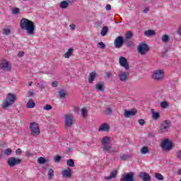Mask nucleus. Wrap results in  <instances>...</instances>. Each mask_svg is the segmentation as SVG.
Listing matches in <instances>:
<instances>
[{"label": "nucleus", "instance_id": "nucleus-40", "mask_svg": "<svg viewBox=\"0 0 181 181\" xmlns=\"http://www.w3.org/2000/svg\"><path fill=\"white\" fill-rule=\"evenodd\" d=\"M12 153V149L11 148H7L4 151V155H6L7 156H9Z\"/></svg>", "mask_w": 181, "mask_h": 181}, {"label": "nucleus", "instance_id": "nucleus-53", "mask_svg": "<svg viewBox=\"0 0 181 181\" xmlns=\"http://www.w3.org/2000/svg\"><path fill=\"white\" fill-rule=\"evenodd\" d=\"M69 28H71V30H76V25L74 24H71Z\"/></svg>", "mask_w": 181, "mask_h": 181}, {"label": "nucleus", "instance_id": "nucleus-39", "mask_svg": "<svg viewBox=\"0 0 181 181\" xmlns=\"http://www.w3.org/2000/svg\"><path fill=\"white\" fill-rule=\"evenodd\" d=\"M81 115L82 117H87V109L86 107L81 109Z\"/></svg>", "mask_w": 181, "mask_h": 181}, {"label": "nucleus", "instance_id": "nucleus-48", "mask_svg": "<svg viewBox=\"0 0 181 181\" xmlns=\"http://www.w3.org/2000/svg\"><path fill=\"white\" fill-rule=\"evenodd\" d=\"M112 76V73L111 72H105V76L107 78H110Z\"/></svg>", "mask_w": 181, "mask_h": 181}, {"label": "nucleus", "instance_id": "nucleus-32", "mask_svg": "<svg viewBox=\"0 0 181 181\" xmlns=\"http://www.w3.org/2000/svg\"><path fill=\"white\" fill-rule=\"evenodd\" d=\"M53 176H54V171L53 169L50 168L48 170V179L49 180H52L53 178Z\"/></svg>", "mask_w": 181, "mask_h": 181}, {"label": "nucleus", "instance_id": "nucleus-25", "mask_svg": "<svg viewBox=\"0 0 181 181\" xmlns=\"http://www.w3.org/2000/svg\"><path fill=\"white\" fill-rule=\"evenodd\" d=\"M151 114L153 119H159V118L160 117V115L159 114V112H155L153 109L151 110Z\"/></svg>", "mask_w": 181, "mask_h": 181}, {"label": "nucleus", "instance_id": "nucleus-37", "mask_svg": "<svg viewBox=\"0 0 181 181\" xmlns=\"http://www.w3.org/2000/svg\"><path fill=\"white\" fill-rule=\"evenodd\" d=\"M161 40L164 43H166L167 42L169 41V35H163Z\"/></svg>", "mask_w": 181, "mask_h": 181}, {"label": "nucleus", "instance_id": "nucleus-55", "mask_svg": "<svg viewBox=\"0 0 181 181\" xmlns=\"http://www.w3.org/2000/svg\"><path fill=\"white\" fill-rule=\"evenodd\" d=\"M105 9H106V11H111V5L107 4Z\"/></svg>", "mask_w": 181, "mask_h": 181}, {"label": "nucleus", "instance_id": "nucleus-30", "mask_svg": "<svg viewBox=\"0 0 181 181\" xmlns=\"http://www.w3.org/2000/svg\"><path fill=\"white\" fill-rule=\"evenodd\" d=\"M107 33H108V27L107 26H104L103 28H102V30L100 32V35L102 36H107Z\"/></svg>", "mask_w": 181, "mask_h": 181}, {"label": "nucleus", "instance_id": "nucleus-21", "mask_svg": "<svg viewBox=\"0 0 181 181\" xmlns=\"http://www.w3.org/2000/svg\"><path fill=\"white\" fill-rule=\"evenodd\" d=\"M117 172L116 170H113L110 173V176L105 177V180H111V179H115L117 177Z\"/></svg>", "mask_w": 181, "mask_h": 181}, {"label": "nucleus", "instance_id": "nucleus-28", "mask_svg": "<svg viewBox=\"0 0 181 181\" xmlns=\"http://www.w3.org/2000/svg\"><path fill=\"white\" fill-rule=\"evenodd\" d=\"M3 35L5 36H8V35H11V27H6L3 29Z\"/></svg>", "mask_w": 181, "mask_h": 181}, {"label": "nucleus", "instance_id": "nucleus-43", "mask_svg": "<svg viewBox=\"0 0 181 181\" xmlns=\"http://www.w3.org/2000/svg\"><path fill=\"white\" fill-rule=\"evenodd\" d=\"M133 36L132 32L129 31L126 34V39H131Z\"/></svg>", "mask_w": 181, "mask_h": 181}, {"label": "nucleus", "instance_id": "nucleus-7", "mask_svg": "<svg viewBox=\"0 0 181 181\" xmlns=\"http://www.w3.org/2000/svg\"><path fill=\"white\" fill-rule=\"evenodd\" d=\"M152 77L153 80H156V81H160V80H163V70L153 71Z\"/></svg>", "mask_w": 181, "mask_h": 181}, {"label": "nucleus", "instance_id": "nucleus-46", "mask_svg": "<svg viewBox=\"0 0 181 181\" xmlns=\"http://www.w3.org/2000/svg\"><path fill=\"white\" fill-rule=\"evenodd\" d=\"M138 122L141 126L145 125V120H144V119H139Z\"/></svg>", "mask_w": 181, "mask_h": 181}, {"label": "nucleus", "instance_id": "nucleus-8", "mask_svg": "<svg viewBox=\"0 0 181 181\" xmlns=\"http://www.w3.org/2000/svg\"><path fill=\"white\" fill-rule=\"evenodd\" d=\"M169 128H170V121L164 120L160 127V134H163V132H168V129H169Z\"/></svg>", "mask_w": 181, "mask_h": 181}, {"label": "nucleus", "instance_id": "nucleus-13", "mask_svg": "<svg viewBox=\"0 0 181 181\" xmlns=\"http://www.w3.org/2000/svg\"><path fill=\"white\" fill-rule=\"evenodd\" d=\"M114 45L117 49L122 47V45H124V37L122 36H118L115 40Z\"/></svg>", "mask_w": 181, "mask_h": 181}, {"label": "nucleus", "instance_id": "nucleus-35", "mask_svg": "<svg viewBox=\"0 0 181 181\" xmlns=\"http://www.w3.org/2000/svg\"><path fill=\"white\" fill-rule=\"evenodd\" d=\"M161 108H168L169 107V103L167 101H163L160 103Z\"/></svg>", "mask_w": 181, "mask_h": 181}, {"label": "nucleus", "instance_id": "nucleus-34", "mask_svg": "<svg viewBox=\"0 0 181 181\" xmlns=\"http://www.w3.org/2000/svg\"><path fill=\"white\" fill-rule=\"evenodd\" d=\"M66 163L68 166H70L71 168H74V160H73V159L67 160Z\"/></svg>", "mask_w": 181, "mask_h": 181}, {"label": "nucleus", "instance_id": "nucleus-11", "mask_svg": "<svg viewBox=\"0 0 181 181\" xmlns=\"http://www.w3.org/2000/svg\"><path fill=\"white\" fill-rule=\"evenodd\" d=\"M73 125V116L72 115H65V127L69 128Z\"/></svg>", "mask_w": 181, "mask_h": 181}, {"label": "nucleus", "instance_id": "nucleus-64", "mask_svg": "<svg viewBox=\"0 0 181 181\" xmlns=\"http://www.w3.org/2000/svg\"><path fill=\"white\" fill-rule=\"evenodd\" d=\"M180 181H181V178L180 179Z\"/></svg>", "mask_w": 181, "mask_h": 181}, {"label": "nucleus", "instance_id": "nucleus-47", "mask_svg": "<svg viewBox=\"0 0 181 181\" xmlns=\"http://www.w3.org/2000/svg\"><path fill=\"white\" fill-rule=\"evenodd\" d=\"M19 12H20L19 8H13V15H17V13H19Z\"/></svg>", "mask_w": 181, "mask_h": 181}, {"label": "nucleus", "instance_id": "nucleus-15", "mask_svg": "<svg viewBox=\"0 0 181 181\" xmlns=\"http://www.w3.org/2000/svg\"><path fill=\"white\" fill-rule=\"evenodd\" d=\"M122 180L124 181H135V177L134 175V173L130 172L125 174L124 175H123Z\"/></svg>", "mask_w": 181, "mask_h": 181}, {"label": "nucleus", "instance_id": "nucleus-41", "mask_svg": "<svg viewBox=\"0 0 181 181\" xmlns=\"http://www.w3.org/2000/svg\"><path fill=\"white\" fill-rule=\"evenodd\" d=\"M98 46L99 49H105V44H104V42H99L98 44Z\"/></svg>", "mask_w": 181, "mask_h": 181}, {"label": "nucleus", "instance_id": "nucleus-23", "mask_svg": "<svg viewBox=\"0 0 181 181\" xmlns=\"http://www.w3.org/2000/svg\"><path fill=\"white\" fill-rule=\"evenodd\" d=\"M95 88L98 91H104V84L102 82H98L95 86Z\"/></svg>", "mask_w": 181, "mask_h": 181}, {"label": "nucleus", "instance_id": "nucleus-61", "mask_svg": "<svg viewBox=\"0 0 181 181\" xmlns=\"http://www.w3.org/2000/svg\"><path fill=\"white\" fill-rule=\"evenodd\" d=\"M28 156H29L30 155V153L28 152Z\"/></svg>", "mask_w": 181, "mask_h": 181}, {"label": "nucleus", "instance_id": "nucleus-4", "mask_svg": "<svg viewBox=\"0 0 181 181\" xmlns=\"http://www.w3.org/2000/svg\"><path fill=\"white\" fill-rule=\"evenodd\" d=\"M30 135L32 136H37L40 135V129H39V124L36 122H31L30 124Z\"/></svg>", "mask_w": 181, "mask_h": 181}, {"label": "nucleus", "instance_id": "nucleus-42", "mask_svg": "<svg viewBox=\"0 0 181 181\" xmlns=\"http://www.w3.org/2000/svg\"><path fill=\"white\" fill-rule=\"evenodd\" d=\"M176 158H177L179 160H181V150H178L176 152Z\"/></svg>", "mask_w": 181, "mask_h": 181}, {"label": "nucleus", "instance_id": "nucleus-3", "mask_svg": "<svg viewBox=\"0 0 181 181\" xmlns=\"http://www.w3.org/2000/svg\"><path fill=\"white\" fill-rule=\"evenodd\" d=\"M15 101H16V95L12 93H8L5 102L3 104V110H5V108H7V107H11V105H13V104H15Z\"/></svg>", "mask_w": 181, "mask_h": 181}, {"label": "nucleus", "instance_id": "nucleus-51", "mask_svg": "<svg viewBox=\"0 0 181 181\" xmlns=\"http://www.w3.org/2000/svg\"><path fill=\"white\" fill-rule=\"evenodd\" d=\"M121 159H122L123 160H127V159H128V156L124 154L123 156H121Z\"/></svg>", "mask_w": 181, "mask_h": 181}, {"label": "nucleus", "instance_id": "nucleus-24", "mask_svg": "<svg viewBox=\"0 0 181 181\" xmlns=\"http://www.w3.org/2000/svg\"><path fill=\"white\" fill-rule=\"evenodd\" d=\"M73 52H74V49L73 48H69L64 56L65 59H70V56L73 54Z\"/></svg>", "mask_w": 181, "mask_h": 181}, {"label": "nucleus", "instance_id": "nucleus-16", "mask_svg": "<svg viewBox=\"0 0 181 181\" xmlns=\"http://www.w3.org/2000/svg\"><path fill=\"white\" fill-rule=\"evenodd\" d=\"M138 177L143 181H151V175L148 173L141 172L139 173Z\"/></svg>", "mask_w": 181, "mask_h": 181}, {"label": "nucleus", "instance_id": "nucleus-60", "mask_svg": "<svg viewBox=\"0 0 181 181\" xmlns=\"http://www.w3.org/2000/svg\"><path fill=\"white\" fill-rule=\"evenodd\" d=\"M32 84H33V83H32V82H29V83H28V86H29V87H30V86H32Z\"/></svg>", "mask_w": 181, "mask_h": 181}, {"label": "nucleus", "instance_id": "nucleus-58", "mask_svg": "<svg viewBox=\"0 0 181 181\" xmlns=\"http://www.w3.org/2000/svg\"><path fill=\"white\" fill-rule=\"evenodd\" d=\"M178 35H180V36H181V27L178 30Z\"/></svg>", "mask_w": 181, "mask_h": 181}, {"label": "nucleus", "instance_id": "nucleus-6", "mask_svg": "<svg viewBox=\"0 0 181 181\" xmlns=\"http://www.w3.org/2000/svg\"><path fill=\"white\" fill-rule=\"evenodd\" d=\"M160 146L164 152H166V151H172V148H173L172 141H169L168 139H165L161 142Z\"/></svg>", "mask_w": 181, "mask_h": 181}, {"label": "nucleus", "instance_id": "nucleus-29", "mask_svg": "<svg viewBox=\"0 0 181 181\" xmlns=\"http://www.w3.org/2000/svg\"><path fill=\"white\" fill-rule=\"evenodd\" d=\"M140 152L141 155H146V153H149V148L147 146H144L141 148Z\"/></svg>", "mask_w": 181, "mask_h": 181}, {"label": "nucleus", "instance_id": "nucleus-19", "mask_svg": "<svg viewBox=\"0 0 181 181\" xmlns=\"http://www.w3.org/2000/svg\"><path fill=\"white\" fill-rule=\"evenodd\" d=\"M96 76H97V74H95V72L90 73L89 76H88V83L90 84H93L94 80H95Z\"/></svg>", "mask_w": 181, "mask_h": 181}, {"label": "nucleus", "instance_id": "nucleus-38", "mask_svg": "<svg viewBox=\"0 0 181 181\" xmlns=\"http://www.w3.org/2000/svg\"><path fill=\"white\" fill-rule=\"evenodd\" d=\"M112 114V109L111 107H107L105 110V115H111Z\"/></svg>", "mask_w": 181, "mask_h": 181}, {"label": "nucleus", "instance_id": "nucleus-18", "mask_svg": "<svg viewBox=\"0 0 181 181\" xmlns=\"http://www.w3.org/2000/svg\"><path fill=\"white\" fill-rule=\"evenodd\" d=\"M62 176L63 177H68L70 179V177H71V169L68 168L67 169L64 170L62 171Z\"/></svg>", "mask_w": 181, "mask_h": 181}, {"label": "nucleus", "instance_id": "nucleus-59", "mask_svg": "<svg viewBox=\"0 0 181 181\" xmlns=\"http://www.w3.org/2000/svg\"><path fill=\"white\" fill-rule=\"evenodd\" d=\"M177 175H181V168L177 170Z\"/></svg>", "mask_w": 181, "mask_h": 181}, {"label": "nucleus", "instance_id": "nucleus-9", "mask_svg": "<svg viewBox=\"0 0 181 181\" xmlns=\"http://www.w3.org/2000/svg\"><path fill=\"white\" fill-rule=\"evenodd\" d=\"M21 162L22 160L15 157H11L7 160L8 165L10 166V168H13V166H16V165H21Z\"/></svg>", "mask_w": 181, "mask_h": 181}, {"label": "nucleus", "instance_id": "nucleus-45", "mask_svg": "<svg viewBox=\"0 0 181 181\" xmlns=\"http://www.w3.org/2000/svg\"><path fill=\"white\" fill-rule=\"evenodd\" d=\"M44 110L46 111H49V110H52V105H47L44 107Z\"/></svg>", "mask_w": 181, "mask_h": 181}, {"label": "nucleus", "instance_id": "nucleus-33", "mask_svg": "<svg viewBox=\"0 0 181 181\" xmlns=\"http://www.w3.org/2000/svg\"><path fill=\"white\" fill-rule=\"evenodd\" d=\"M154 176L156 179H157V180H163L165 179L163 175H162V174L158 173H156Z\"/></svg>", "mask_w": 181, "mask_h": 181}, {"label": "nucleus", "instance_id": "nucleus-2", "mask_svg": "<svg viewBox=\"0 0 181 181\" xmlns=\"http://www.w3.org/2000/svg\"><path fill=\"white\" fill-rule=\"evenodd\" d=\"M20 26L23 30H26L28 35H35V23L28 18H22Z\"/></svg>", "mask_w": 181, "mask_h": 181}, {"label": "nucleus", "instance_id": "nucleus-20", "mask_svg": "<svg viewBox=\"0 0 181 181\" xmlns=\"http://www.w3.org/2000/svg\"><path fill=\"white\" fill-rule=\"evenodd\" d=\"M109 129H110V126H108L107 123H105L100 127L98 131L105 132L107 131H109Z\"/></svg>", "mask_w": 181, "mask_h": 181}, {"label": "nucleus", "instance_id": "nucleus-62", "mask_svg": "<svg viewBox=\"0 0 181 181\" xmlns=\"http://www.w3.org/2000/svg\"><path fill=\"white\" fill-rule=\"evenodd\" d=\"M41 88H45V86H42L41 87Z\"/></svg>", "mask_w": 181, "mask_h": 181}, {"label": "nucleus", "instance_id": "nucleus-54", "mask_svg": "<svg viewBox=\"0 0 181 181\" xmlns=\"http://www.w3.org/2000/svg\"><path fill=\"white\" fill-rule=\"evenodd\" d=\"M57 84H59V82L57 81H54L52 83V87H57Z\"/></svg>", "mask_w": 181, "mask_h": 181}, {"label": "nucleus", "instance_id": "nucleus-22", "mask_svg": "<svg viewBox=\"0 0 181 181\" xmlns=\"http://www.w3.org/2000/svg\"><path fill=\"white\" fill-rule=\"evenodd\" d=\"M58 93L61 98H64V97H66V95H67L69 94V93H67V90H66L64 89H60L59 90Z\"/></svg>", "mask_w": 181, "mask_h": 181}, {"label": "nucleus", "instance_id": "nucleus-26", "mask_svg": "<svg viewBox=\"0 0 181 181\" xmlns=\"http://www.w3.org/2000/svg\"><path fill=\"white\" fill-rule=\"evenodd\" d=\"M59 7L62 9H66V8H69V2L67 1H62L59 4Z\"/></svg>", "mask_w": 181, "mask_h": 181}, {"label": "nucleus", "instance_id": "nucleus-36", "mask_svg": "<svg viewBox=\"0 0 181 181\" xmlns=\"http://www.w3.org/2000/svg\"><path fill=\"white\" fill-rule=\"evenodd\" d=\"M37 162H38V163H40V165H43V163H46V158H45L43 157H40L37 159Z\"/></svg>", "mask_w": 181, "mask_h": 181}, {"label": "nucleus", "instance_id": "nucleus-1", "mask_svg": "<svg viewBox=\"0 0 181 181\" xmlns=\"http://www.w3.org/2000/svg\"><path fill=\"white\" fill-rule=\"evenodd\" d=\"M103 151L107 153H117L118 148L111 146V138L104 136L101 140Z\"/></svg>", "mask_w": 181, "mask_h": 181}, {"label": "nucleus", "instance_id": "nucleus-27", "mask_svg": "<svg viewBox=\"0 0 181 181\" xmlns=\"http://www.w3.org/2000/svg\"><path fill=\"white\" fill-rule=\"evenodd\" d=\"M36 105V103L33 101V100L30 99L27 103V108H34Z\"/></svg>", "mask_w": 181, "mask_h": 181}, {"label": "nucleus", "instance_id": "nucleus-56", "mask_svg": "<svg viewBox=\"0 0 181 181\" xmlns=\"http://www.w3.org/2000/svg\"><path fill=\"white\" fill-rule=\"evenodd\" d=\"M148 11H149V8H148V7L146 8L143 11L144 13H147Z\"/></svg>", "mask_w": 181, "mask_h": 181}, {"label": "nucleus", "instance_id": "nucleus-52", "mask_svg": "<svg viewBox=\"0 0 181 181\" xmlns=\"http://www.w3.org/2000/svg\"><path fill=\"white\" fill-rule=\"evenodd\" d=\"M18 57H23V56H25V52H18Z\"/></svg>", "mask_w": 181, "mask_h": 181}, {"label": "nucleus", "instance_id": "nucleus-44", "mask_svg": "<svg viewBox=\"0 0 181 181\" xmlns=\"http://www.w3.org/2000/svg\"><path fill=\"white\" fill-rule=\"evenodd\" d=\"M60 160H62V156H57L55 158H54V161L55 162H60Z\"/></svg>", "mask_w": 181, "mask_h": 181}, {"label": "nucleus", "instance_id": "nucleus-10", "mask_svg": "<svg viewBox=\"0 0 181 181\" xmlns=\"http://www.w3.org/2000/svg\"><path fill=\"white\" fill-rule=\"evenodd\" d=\"M0 68L4 70V71H11L12 69L11 67V64L6 59H3L0 64Z\"/></svg>", "mask_w": 181, "mask_h": 181}, {"label": "nucleus", "instance_id": "nucleus-14", "mask_svg": "<svg viewBox=\"0 0 181 181\" xmlns=\"http://www.w3.org/2000/svg\"><path fill=\"white\" fill-rule=\"evenodd\" d=\"M129 77V72L120 71L118 74V78L120 81L125 82L128 80Z\"/></svg>", "mask_w": 181, "mask_h": 181}, {"label": "nucleus", "instance_id": "nucleus-12", "mask_svg": "<svg viewBox=\"0 0 181 181\" xmlns=\"http://www.w3.org/2000/svg\"><path fill=\"white\" fill-rule=\"evenodd\" d=\"M119 63L122 67H124L125 70H128L129 69V64H128V61L124 57H120L119 59Z\"/></svg>", "mask_w": 181, "mask_h": 181}, {"label": "nucleus", "instance_id": "nucleus-17", "mask_svg": "<svg viewBox=\"0 0 181 181\" xmlns=\"http://www.w3.org/2000/svg\"><path fill=\"white\" fill-rule=\"evenodd\" d=\"M136 114V110L132 109V110H125L124 116L126 118H129V117H134Z\"/></svg>", "mask_w": 181, "mask_h": 181}, {"label": "nucleus", "instance_id": "nucleus-5", "mask_svg": "<svg viewBox=\"0 0 181 181\" xmlns=\"http://www.w3.org/2000/svg\"><path fill=\"white\" fill-rule=\"evenodd\" d=\"M137 52L141 56H145L149 52V45L146 43H141L137 47Z\"/></svg>", "mask_w": 181, "mask_h": 181}, {"label": "nucleus", "instance_id": "nucleus-49", "mask_svg": "<svg viewBox=\"0 0 181 181\" xmlns=\"http://www.w3.org/2000/svg\"><path fill=\"white\" fill-rule=\"evenodd\" d=\"M22 150L21 148H18L16 150V155H21Z\"/></svg>", "mask_w": 181, "mask_h": 181}, {"label": "nucleus", "instance_id": "nucleus-57", "mask_svg": "<svg viewBox=\"0 0 181 181\" xmlns=\"http://www.w3.org/2000/svg\"><path fill=\"white\" fill-rule=\"evenodd\" d=\"M66 2H68V4H73V2H74V0H66Z\"/></svg>", "mask_w": 181, "mask_h": 181}, {"label": "nucleus", "instance_id": "nucleus-50", "mask_svg": "<svg viewBox=\"0 0 181 181\" xmlns=\"http://www.w3.org/2000/svg\"><path fill=\"white\" fill-rule=\"evenodd\" d=\"M28 94V97H32L35 95V92H33V90H29Z\"/></svg>", "mask_w": 181, "mask_h": 181}, {"label": "nucleus", "instance_id": "nucleus-63", "mask_svg": "<svg viewBox=\"0 0 181 181\" xmlns=\"http://www.w3.org/2000/svg\"><path fill=\"white\" fill-rule=\"evenodd\" d=\"M115 23H118V22H115Z\"/></svg>", "mask_w": 181, "mask_h": 181}, {"label": "nucleus", "instance_id": "nucleus-31", "mask_svg": "<svg viewBox=\"0 0 181 181\" xmlns=\"http://www.w3.org/2000/svg\"><path fill=\"white\" fill-rule=\"evenodd\" d=\"M144 35L147 36V37L153 36V35H155V31H153L152 30H146V31H144Z\"/></svg>", "mask_w": 181, "mask_h": 181}]
</instances>
